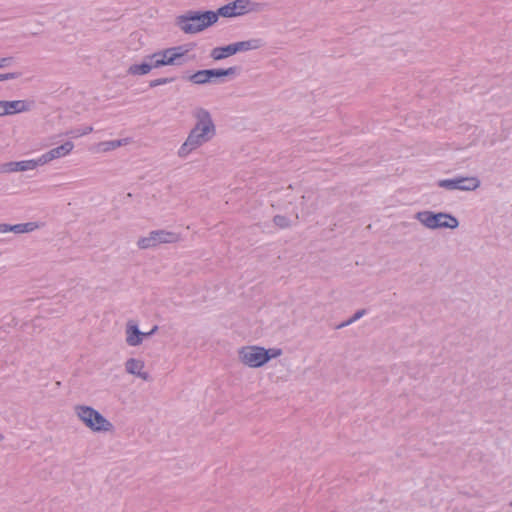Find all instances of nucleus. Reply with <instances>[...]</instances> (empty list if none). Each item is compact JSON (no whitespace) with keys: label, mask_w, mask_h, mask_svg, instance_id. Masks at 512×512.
<instances>
[{"label":"nucleus","mask_w":512,"mask_h":512,"mask_svg":"<svg viewBox=\"0 0 512 512\" xmlns=\"http://www.w3.org/2000/svg\"><path fill=\"white\" fill-rule=\"evenodd\" d=\"M194 125L179 147V158H187L193 151L210 142L216 136V125L208 109L197 106L191 112Z\"/></svg>","instance_id":"1"},{"label":"nucleus","mask_w":512,"mask_h":512,"mask_svg":"<svg viewBox=\"0 0 512 512\" xmlns=\"http://www.w3.org/2000/svg\"><path fill=\"white\" fill-rule=\"evenodd\" d=\"M217 22L214 11H187L175 19V25L185 34H196Z\"/></svg>","instance_id":"2"},{"label":"nucleus","mask_w":512,"mask_h":512,"mask_svg":"<svg viewBox=\"0 0 512 512\" xmlns=\"http://www.w3.org/2000/svg\"><path fill=\"white\" fill-rule=\"evenodd\" d=\"M74 413L76 417L95 433L111 432L114 428L113 424L106 419L99 411L88 405H75Z\"/></svg>","instance_id":"3"},{"label":"nucleus","mask_w":512,"mask_h":512,"mask_svg":"<svg viewBox=\"0 0 512 512\" xmlns=\"http://www.w3.org/2000/svg\"><path fill=\"white\" fill-rule=\"evenodd\" d=\"M414 218L418 220L423 226L428 229H456L459 226L458 219L445 212H432L428 210L419 211L415 214Z\"/></svg>","instance_id":"4"},{"label":"nucleus","mask_w":512,"mask_h":512,"mask_svg":"<svg viewBox=\"0 0 512 512\" xmlns=\"http://www.w3.org/2000/svg\"><path fill=\"white\" fill-rule=\"evenodd\" d=\"M239 67L231 66L226 69L198 70L188 76V81L195 85L223 83L224 77H234L239 73Z\"/></svg>","instance_id":"5"},{"label":"nucleus","mask_w":512,"mask_h":512,"mask_svg":"<svg viewBox=\"0 0 512 512\" xmlns=\"http://www.w3.org/2000/svg\"><path fill=\"white\" fill-rule=\"evenodd\" d=\"M181 239V235L177 232L158 229L150 231L147 236L140 237L137 240V246L141 250H146L161 244H175L180 242Z\"/></svg>","instance_id":"6"},{"label":"nucleus","mask_w":512,"mask_h":512,"mask_svg":"<svg viewBox=\"0 0 512 512\" xmlns=\"http://www.w3.org/2000/svg\"><path fill=\"white\" fill-rule=\"evenodd\" d=\"M188 52L184 46H174L158 50L150 55L155 69L163 66L181 65L183 56Z\"/></svg>","instance_id":"7"},{"label":"nucleus","mask_w":512,"mask_h":512,"mask_svg":"<svg viewBox=\"0 0 512 512\" xmlns=\"http://www.w3.org/2000/svg\"><path fill=\"white\" fill-rule=\"evenodd\" d=\"M239 361L250 368H259L269 362L266 348L257 345L243 346L238 349Z\"/></svg>","instance_id":"8"},{"label":"nucleus","mask_w":512,"mask_h":512,"mask_svg":"<svg viewBox=\"0 0 512 512\" xmlns=\"http://www.w3.org/2000/svg\"><path fill=\"white\" fill-rule=\"evenodd\" d=\"M437 185L446 190H459V191H475L481 185V181L476 176H457L451 179H441Z\"/></svg>","instance_id":"9"},{"label":"nucleus","mask_w":512,"mask_h":512,"mask_svg":"<svg viewBox=\"0 0 512 512\" xmlns=\"http://www.w3.org/2000/svg\"><path fill=\"white\" fill-rule=\"evenodd\" d=\"M74 149V143L71 141H66L60 146L50 149L46 153L42 154L38 157V162L40 166H44L50 163L53 160L63 158L69 155Z\"/></svg>","instance_id":"10"},{"label":"nucleus","mask_w":512,"mask_h":512,"mask_svg":"<svg viewBox=\"0 0 512 512\" xmlns=\"http://www.w3.org/2000/svg\"><path fill=\"white\" fill-rule=\"evenodd\" d=\"M33 102L26 100L0 101V117L30 111Z\"/></svg>","instance_id":"11"},{"label":"nucleus","mask_w":512,"mask_h":512,"mask_svg":"<svg viewBox=\"0 0 512 512\" xmlns=\"http://www.w3.org/2000/svg\"><path fill=\"white\" fill-rule=\"evenodd\" d=\"M40 166L37 159H29L23 161H10L0 164V173H13L34 170Z\"/></svg>","instance_id":"12"},{"label":"nucleus","mask_w":512,"mask_h":512,"mask_svg":"<svg viewBox=\"0 0 512 512\" xmlns=\"http://www.w3.org/2000/svg\"><path fill=\"white\" fill-rule=\"evenodd\" d=\"M125 340L128 346L136 347L142 344L144 332H141L134 321H128L125 327Z\"/></svg>","instance_id":"13"},{"label":"nucleus","mask_w":512,"mask_h":512,"mask_svg":"<svg viewBox=\"0 0 512 512\" xmlns=\"http://www.w3.org/2000/svg\"><path fill=\"white\" fill-rule=\"evenodd\" d=\"M145 363L144 361L136 358H129L125 362V371L128 374L134 375L136 377H139L140 379L144 381H148L150 376L149 374L144 371Z\"/></svg>","instance_id":"14"},{"label":"nucleus","mask_w":512,"mask_h":512,"mask_svg":"<svg viewBox=\"0 0 512 512\" xmlns=\"http://www.w3.org/2000/svg\"><path fill=\"white\" fill-rule=\"evenodd\" d=\"M155 67L153 66L150 55H146L141 63H135L129 66L127 73L132 76H143L149 74Z\"/></svg>","instance_id":"15"},{"label":"nucleus","mask_w":512,"mask_h":512,"mask_svg":"<svg viewBox=\"0 0 512 512\" xmlns=\"http://www.w3.org/2000/svg\"><path fill=\"white\" fill-rule=\"evenodd\" d=\"M235 54L239 52H246L251 50H257L264 47L265 42L261 38H253L245 41H239L233 43Z\"/></svg>","instance_id":"16"},{"label":"nucleus","mask_w":512,"mask_h":512,"mask_svg":"<svg viewBox=\"0 0 512 512\" xmlns=\"http://www.w3.org/2000/svg\"><path fill=\"white\" fill-rule=\"evenodd\" d=\"M130 142H131V140L129 138L103 141V142L98 143L95 146V151L103 152V153L109 152V151L115 150L121 146L128 145Z\"/></svg>","instance_id":"17"},{"label":"nucleus","mask_w":512,"mask_h":512,"mask_svg":"<svg viewBox=\"0 0 512 512\" xmlns=\"http://www.w3.org/2000/svg\"><path fill=\"white\" fill-rule=\"evenodd\" d=\"M231 3L235 8L237 16L244 15L252 11H258L259 4L251 2L250 0H234Z\"/></svg>","instance_id":"18"},{"label":"nucleus","mask_w":512,"mask_h":512,"mask_svg":"<svg viewBox=\"0 0 512 512\" xmlns=\"http://www.w3.org/2000/svg\"><path fill=\"white\" fill-rule=\"evenodd\" d=\"M234 54V45L233 43H231L227 46L213 48L210 52V57L215 61H220Z\"/></svg>","instance_id":"19"},{"label":"nucleus","mask_w":512,"mask_h":512,"mask_svg":"<svg viewBox=\"0 0 512 512\" xmlns=\"http://www.w3.org/2000/svg\"><path fill=\"white\" fill-rule=\"evenodd\" d=\"M35 228H36V224L33 222L21 223V224H15V225L8 224L9 232H13L15 234L31 232Z\"/></svg>","instance_id":"20"},{"label":"nucleus","mask_w":512,"mask_h":512,"mask_svg":"<svg viewBox=\"0 0 512 512\" xmlns=\"http://www.w3.org/2000/svg\"><path fill=\"white\" fill-rule=\"evenodd\" d=\"M215 14H217V19L219 18V16H222V17H236L237 14L235 12V8L233 7L232 3H228L222 7H220L217 12H215Z\"/></svg>","instance_id":"21"},{"label":"nucleus","mask_w":512,"mask_h":512,"mask_svg":"<svg viewBox=\"0 0 512 512\" xmlns=\"http://www.w3.org/2000/svg\"><path fill=\"white\" fill-rule=\"evenodd\" d=\"M92 131H93V127L92 126H84L82 128L71 129V130L66 132V135L70 136L72 138H78V137H81V136H85V135L91 133Z\"/></svg>","instance_id":"22"},{"label":"nucleus","mask_w":512,"mask_h":512,"mask_svg":"<svg viewBox=\"0 0 512 512\" xmlns=\"http://www.w3.org/2000/svg\"><path fill=\"white\" fill-rule=\"evenodd\" d=\"M273 222L280 229H285L291 226L290 219L283 215H275L273 218Z\"/></svg>","instance_id":"23"},{"label":"nucleus","mask_w":512,"mask_h":512,"mask_svg":"<svg viewBox=\"0 0 512 512\" xmlns=\"http://www.w3.org/2000/svg\"><path fill=\"white\" fill-rule=\"evenodd\" d=\"M365 313H366L365 309L358 310L350 319H348L347 321L339 324L337 326V328L340 329V328L346 327L348 325H351L355 321L359 320L362 316H364Z\"/></svg>","instance_id":"24"},{"label":"nucleus","mask_w":512,"mask_h":512,"mask_svg":"<svg viewBox=\"0 0 512 512\" xmlns=\"http://www.w3.org/2000/svg\"><path fill=\"white\" fill-rule=\"evenodd\" d=\"M172 81H173V78H166V77L157 78V79L150 81L149 86L151 88H153V87H157L160 85H165V84L171 83Z\"/></svg>","instance_id":"25"},{"label":"nucleus","mask_w":512,"mask_h":512,"mask_svg":"<svg viewBox=\"0 0 512 512\" xmlns=\"http://www.w3.org/2000/svg\"><path fill=\"white\" fill-rule=\"evenodd\" d=\"M266 355L269 357V361L273 358H277L282 355V350L279 348L266 349Z\"/></svg>","instance_id":"26"},{"label":"nucleus","mask_w":512,"mask_h":512,"mask_svg":"<svg viewBox=\"0 0 512 512\" xmlns=\"http://www.w3.org/2000/svg\"><path fill=\"white\" fill-rule=\"evenodd\" d=\"M19 76H20V73H16V72L0 74V81L16 79Z\"/></svg>","instance_id":"27"},{"label":"nucleus","mask_w":512,"mask_h":512,"mask_svg":"<svg viewBox=\"0 0 512 512\" xmlns=\"http://www.w3.org/2000/svg\"><path fill=\"white\" fill-rule=\"evenodd\" d=\"M13 61L12 57H4L0 58V69L8 67Z\"/></svg>","instance_id":"28"},{"label":"nucleus","mask_w":512,"mask_h":512,"mask_svg":"<svg viewBox=\"0 0 512 512\" xmlns=\"http://www.w3.org/2000/svg\"><path fill=\"white\" fill-rule=\"evenodd\" d=\"M158 330V326L155 325L150 331L144 332V338L154 335Z\"/></svg>","instance_id":"29"},{"label":"nucleus","mask_w":512,"mask_h":512,"mask_svg":"<svg viewBox=\"0 0 512 512\" xmlns=\"http://www.w3.org/2000/svg\"><path fill=\"white\" fill-rule=\"evenodd\" d=\"M8 224H0V234L8 233Z\"/></svg>","instance_id":"30"},{"label":"nucleus","mask_w":512,"mask_h":512,"mask_svg":"<svg viewBox=\"0 0 512 512\" xmlns=\"http://www.w3.org/2000/svg\"><path fill=\"white\" fill-rule=\"evenodd\" d=\"M3 439V436L0 434V441Z\"/></svg>","instance_id":"31"},{"label":"nucleus","mask_w":512,"mask_h":512,"mask_svg":"<svg viewBox=\"0 0 512 512\" xmlns=\"http://www.w3.org/2000/svg\"><path fill=\"white\" fill-rule=\"evenodd\" d=\"M510 506L512 507V500H511Z\"/></svg>","instance_id":"32"}]
</instances>
